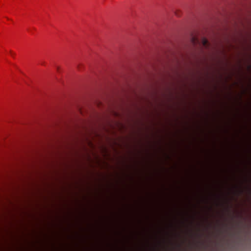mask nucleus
<instances>
[{
    "label": "nucleus",
    "instance_id": "nucleus-1",
    "mask_svg": "<svg viewBox=\"0 0 251 251\" xmlns=\"http://www.w3.org/2000/svg\"><path fill=\"white\" fill-rule=\"evenodd\" d=\"M144 136V130H142V251H145V157Z\"/></svg>",
    "mask_w": 251,
    "mask_h": 251
},
{
    "label": "nucleus",
    "instance_id": "nucleus-2",
    "mask_svg": "<svg viewBox=\"0 0 251 251\" xmlns=\"http://www.w3.org/2000/svg\"><path fill=\"white\" fill-rule=\"evenodd\" d=\"M161 243L160 242L158 241L156 244H155L152 247V251H159L158 249V247L160 246Z\"/></svg>",
    "mask_w": 251,
    "mask_h": 251
},
{
    "label": "nucleus",
    "instance_id": "nucleus-3",
    "mask_svg": "<svg viewBox=\"0 0 251 251\" xmlns=\"http://www.w3.org/2000/svg\"><path fill=\"white\" fill-rule=\"evenodd\" d=\"M202 44L203 46L205 48H207L209 46L208 41L205 38H203L202 39Z\"/></svg>",
    "mask_w": 251,
    "mask_h": 251
},
{
    "label": "nucleus",
    "instance_id": "nucleus-4",
    "mask_svg": "<svg viewBox=\"0 0 251 251\" xmlns=\"http://www.w3.org/2000/svg\"><path fill=\"white\" fill-rule=\"evenodd\" d=\"M141 246H140V245L139 244V251H141Z\"/></svg>",
    "mask_w": 251,
    "mask_h": 251
},
{
    "label": "nucleus",
    "instance_id": "nucleus-5",
    "mask_svg": "<svg viewBox=\"0 0 251 251\" xmlns=\"http://www.w3.org/2000/svg\"><path fill=\"white\" fill-rule=\"evenodd\" d=\"M41 64L42 65H45V63H44V62H41Z\"/></svg>",
    "mask_w": 251,
    "mask_h": 251
},
{
    "label": "nucleus",
    "instance_id": "nucleus-6",
    "mask_svg": "<svg viewBox=\"0 0 251 251\" xmlns=\"http://www.w3.org/2000/svg\"><path fill=\"white\" fill-rule=\"evenodd\" d=\"M155 239H156V240H157V235H155Z\"/></svg>",
    "mask_w": 251,
    "mask_h": 251
}]
</instances>
